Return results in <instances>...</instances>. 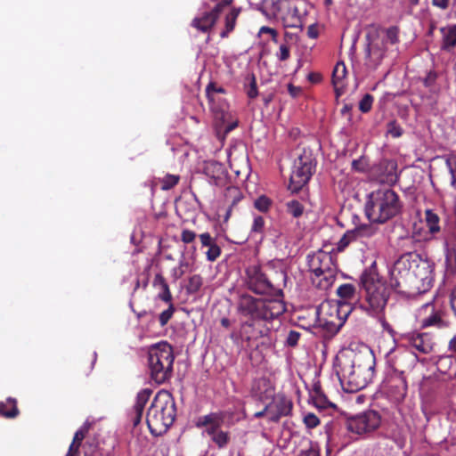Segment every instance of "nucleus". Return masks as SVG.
<instances>
[{
	"instance_id": "obj_41",
	"label": "nucleus",
	"mask_w": 456,
	"mask_h": 456,
	"mask_svg": "<svg viewBox=\"0 0 456 456\" xmlns=\"http://www.w3.org/2000/svg\"><path fill=\"white\" fill-rule=\"evenodd\" d=\"M168 304V308L164 310L159 316V322L161 327H164L168 323L175 312V307L172 301Z\"/></svg>"
},
{
	"instance_id": "obj_19",
	"label": "nucleus",
	"mask_w": 456,
	"mask_h": 456,
	"mask_svg": "<svg viewBox=\"0 0 456 456\" xmlns=\"http://www.w3.org/2000/svg\"><path fill=\"white\" fill-rule=\"evenodd\" d=\"M384 387L388 396L395 402H402L407 395L405 375L390 372L384 382Z\"/></svg>"
},
{
	"instance_id": "obj_42",
	"label": "nucleus",
	"mask_w": 456,
	"mask_h": 456,
	"mask_svg": "<svg viewBox=\"0 0 456 456\" xmlns=\"http://www.w3.org/2000/svg\"><path fill=\"white\" fill-rule=\"evenodd\" d=\"M448 255L456 253V230L452 231L444 240Z\"/></svg>"
},
{
	"instance_id": "obj_17",
	"label": "nucleus",
	"mask_w": 456,
	"mask_h": 456,
	"mask_svg": "<svg viewBox=\"0 0 456 456\" xmlns=\"http://www.w3.org/2000/svg\"><path fill=\"white\" fill-rule=\"evenodd\" d=\"M387 359L392 373L405 375L415 365V357L411 353L400 348L391 350L387 354Z\"/></svg>"
},
{
	"instance_id": "obj_20",
	"label": "nucleus",
	"mask_w": 456,
	"mask_h": 456,
	"mask_svg": "<svg viewBox=\"0 0 456 456\" xmlns=\"http://www.w3.org/2000/svg\"><path fill=\"white\" fill-rule=\"evenodd\" d=\"M233 0H222L210 11L204 12L201 17H196L191 21V26L201 32H208L216 22L223 10L231 5Z\"/></svg>"
},
{
	"instance_id": "obj_52",
	"label": "nucleus",
	"mask_w": 456,
	"mask_h": 456,
	"mask_svg": "<svg viewBox=\"0 0 456 456\" xmlns=\"http://www.w3.org/2000/svg\"><path fill=\"white\" fill-rule=\"evenodd\" d=\"M281 61H285L290 57V48L288 44H281L279 48V53L276 54Z\"/></svg>"
},
{
	"instance_id": "obj_3",
	"label": "nucleus",
	"mask_w": 456,
	"mask_h": 456,
	"mask_svg": "<svg viewBox=\"0 0 456 456\" xmlns=\"http://www.w3.org/2000/svg\"><path fill=\"white\" fill-rule=\"evenodd\" d=\"M236 310L242 321L269 322L286 312L281 298H258L243 293L239 296Z\"/></svg>"
},
{
	"instance_id": "obj_36",
	"label": "nucleus",
	"mask_w": 456,
	"mask_h": 456,
	"mask_svg": "<svg viewBox=\"0 0 456 456\" xmlns=\"http://www.w3.org/2000/svg\"><path fill=\"white\" fill-rule=\"evenodd\" d=\"M359 241L356 228L346 231L338 243V249L343 251L350 243Z\"/></svg>"
},
{
	"instance_id": "obj_33",
	"label": "nucleus",
	"mask_w": 456,
	"mask_h": 456,
	"mask_svg": "<svg viewBox=\"0 0 456 456\" xmlns=\"http://www.w3.org/2000/svg\"><path fill=\"white\" fill-rule=\"evenodd\" d=\"M240 8H232L225 16L224 29L220 33L222 38L228 37L235 28L236 20L240 13Z\"/></svg>"
},
{
	"instance_id": "obj_53",
	"label": "nucleus",
	"mask_w": 456,
	"mask_h": 456,
	"mask_svg": "<svg viewBox=\"0 0 456 456\" xmlns=\"http://www.w3.org/2000/svg\"><path fill=\"white\" fill-rule=\"evenodd\" d=\"M315 394L314 402L317 407L325 408L327 403H329L327 397L319 390H316ZM330 404L332 405L331 403Z\"/></svg>"
},
{
	"instance_id": "obj_26",
	"label": "nucleus",
	"mask_w": 456,
	"mask_h": 456,
	"mask_svg": "<svg viewBox=\"0 0 456 456\" xmlns=\"http://www.w3.org/2000/svg\"><path fill=\"white\" fill-rule=\"evenodd\" d=\"M385 50L378 44H369L366 48V65L373 69L381 63Z\"/></svg>"
},
{
	"instance_id": "obj_15",
	"label": "nucleus",
	"mask_w": 456,
	"mask_h": 456,
	"mask_svg": "<svg viewBox=\"0 0 456 456\" xmlns=\"http://www.w3.org/2000/svg\"><path fill=\"white\" fill-rule=\"evenodd\" d=\"M370 174L379 183L393 185L399 179L397 162L394 159H382L371 167Z\"/></svg>"
},
{
	"instance_id": "obj_6",
	"label": "nucleus",
	"mask_w": 456,
	"mask_h": 456,
	"mask_svg": "<svg viewBox=\"0 0 456 456\" xmlns=\"http://www.w3.org/2000/svg\"><path fill=\"white\" fill-rule=\"evenodd\" d=\"M399 195L389 188L373 191L365 204V214L371 223L384 224L402 212Z\"/></svg>"
},
{
	"instance_id": "obj_16",
	"label": "nucleus",
	"mask_w": 456,
	"mask_h": 456,
	"mask_svg": "<svg viewBox=\"0 0 456 456\" xmlns=\"http://www.w3.org/2000/svg\"><path fill=\"white\" fill-rule=\"evenodd\" d=\"M293 402L282 393L272 396L271 402L265 405L269 411V421L278 423L281 418L291 415Z\"/></svg>"
},
{
	"instance_id": "obj_21",
	"label": "nucleus",
	"mask_w": 456,
	"mask_h": 456,
	"mask_svg": "<svg viewBox=\"0 0 456 456\" xmlns=\"http://www.w3.org/2000/svg\"><path fill=\"white\" fill-rule=\"evenodd\" d=\"M269 329L262 325V322L241 321L240 337L250 346L252 342L267 335Z\"/></svg>"
},
{
	"instance_id": "obj_31",
	"label": "nucleus",
	"mask_w": 456,
	"mask_h": 456,
	"mask_svg": "<svg viewBox=\"0 0 456 456\" xmlns=\"http://www.w3.org/2000/svg\"><path fill=\"white\" fill-rule=\"evenodd\" d=\"M20 414L17 401L9 397L5 402H0V416L6 419H14Z\"/></svg>"
},
{
	"instance_id": "obj_35",
	"label": "nucleus",
	"mask_w": 456,
	"mask_h": 456,
	"mask_svg": "<svg viewBox=\"0 0 456 456\" xmlns=\"http://www.w3.org/2000/svg\"><path fill=\"white\" fill-rule=\"evenodd\" d=\"M286 211L294 218H299L305 212V206L297 200H291L286 202Z\"/></svg>"
},
{
	"instance_id": "obj_13",
	"label": "nucleus",
	"mask_w": 456,
	"mask_h": 456,
	"mask_svg": "<svg viewBox=\"0 0 456 456\" xmlns=\"http://www.w3.org/2000/svg\"><path fill=\"white\" fill-rule=\"evenodd\" d=\"M279 12L287 28H300L307 13L305 0H278Z\"/></svg>"
},
{
	"instance_id": "obj_39",
	"label": "nucleus",
	"mask_w": 456,
	"mask_h": 456,
	"mask_svg": "<svg viewBox=\"0 0 456 456\" xmlns=\"http://www.w3.org/2000/svg\"><path fill=\"white\" fill-rule=\"evenodd\" d=\"M202 277L199 274H194L190 277L188 284L186 286V290L189 294L197 293L201 286H202Z\"/></svg>"
},
{
	"instance_id": "obj_5",
	"label": "nucleus",
	"mask_w": 456,
	"mask_h": 456,
	"mask_svg": "<svg viewBox=\"0 0 456 456\" xmlns=\"http://www.w3.org/2000/svg\"><path fill=\"white\" fill-rule=\"evenodd\" d=\"M246 275L247 286L252 292L283 299V287L287 281L284 271L265 270L259 265H251L247 268Z\"/></svg>"
},
{
	"instance_id": "obj_47",
	"label": "nucleus",
	"mask_w": 456,
	"mask_h": 456,
	"mask_svg": "<svg viewBox=\"0 0 456 456\" xmlns=\"http://www.w3.org/2000/svg\"><path fill=\"white\" fill-rule=\"evenodd\" d=\"M265 229V219L261 216H255L251 226V232L262 234Z\"/></svg>"
},
{
	"instance_id": "obj_18",
	"label": "nucleus",
	"mask_w": 456,
	"mask_h": 456,
	"mask_svg": "<svg viewBox=\"0 0 456 456\" xmlns=\"http://www.w3.org/2000/svg\"><path fill=\"white\" fill-rule=\"evenodd\" d=\"M400 339L405 346L424 354L431 353L435 345L430 334L416 330L402 334Z\"/></svg>"
},
{
	"instance_id": "obj_22",
	"label": "nucleus",
	"mask_w": 456,
	"mask_h": 456,
	"mask_svg": "<svg viewBox=\"0 0 456 456\" xmlns=\"http://www.w3.org/2000/svg\"><path fill=\"white\" fill-rule=\"evenodd\" d=\"M152 390L150 388H144L137 394L135 403L131 413V419L134 427H136L141 423L144 407L150 400Z\"/></svg>"
},
{
	"instance_id": "obj_51",
	"label": "nucleus",
	"mask_w": 456,
	"mask_h": 456,
	"mask_svg": "<svg viewBox=\"0 0 456 456\" xmlns=\"http://www.w3.org/2000/svg\"><path fill=\"white\" fill-rule=\"evenodd\" d=\"M196 237V232L191 230L183 229L181 232V240L184 244L192 243L195 240Z\"/></svg>"
},
{
	"instance_id": "obj_9",
	"label": "nucleus",
	"mask_w": 456,
	"mask_h": 456,
	"mask_svg": "<svg viewBox=\"0 0 456 456\" xmlns=\"http://www.w3.org/2000/svg\"><path fill=\"white\" fill-rule=\"evenodd\" d=\"M307 264L312 284L320 290H328L335 281L338 269L333 256L319 250L307 256Z\"/></svg>"
},
{
	"instance_id": "obj_14",
	"label": "nucleus",
	"mask_w": 456,
	"mask_h": 456,
	"mask_svg": "<svg viewBox=\"0 0 456 456\" xmlns=\"http://www.w3.org/2000/svg\"><path fill=\"white\" fill-rule=\"evenodd\" d=\"M418 317L422 329L430 327L444 329L448 327V322L444 319V312L442 307L432 302L424 304L419 309Z\"/></svg>"
},
{
	"instance_id": "obj_58",
	"label": "nucleus",
	"mask_w": 456,
	"mask_h": 456,
	"mask_svg": "<svg viewBox=\"0 0 456 456\" xmlns=\"http://www.w3.org/2000/svg\"><path fill=\"white\" fill-rule=\"evenodd\" d=\"M319 31L316 24H312L307 28V36L310 38L315 39L318 37Z\"/></svg>"
},
{
	"instance_id": "obj_28",
	"label": "nucleus",
	"mask_w": 456,
	"mask_h": 456,
	"mask_svg": "<svg viewBox=\"0 0 456 456\" xmlns=\"http://www.w3.org/2000/svg\"><path fill=\"white\" fill-rule=\"evenodd\" d=\"M425 224L428 233L432 237H436L441 232V218L434 210L428 208L424 212Z\"/></svg>"
},
{
	"instance_id": "obj_57",
	"label": "nucleus",
	"mask_w": 456,
	"mask_h": 456,
	"mask_svg": "<svg viewBox=\"0 0 456 456\" xmlns=\"http://www.w3.org/2000/svg\"><path fill=\"white\" fill-rule=\"evenodd\" d=\"M134 312L136 314L138 320H141L142 317H149L150 322H154L155 315L152 312H148L145 310L141 312H135L134 310Z\"/></svg>"
},
{
	"instance_id": "obj_50",
	"label": "nucleus",
	"mask_w": 456,
	"mask_h": 456,
	"mask_svg": "<svg viewBox=\"0 0 456 456\" xmlns=\"http://www.w3.org/2000/svg\"><path fill=\"white\" fill-rule=\"evenodd\" d=\"M304 423L308 428H314L320 424V419L315 414L307 413L304 417Z\"/></svg>"
},
{
	"instance_id": "obj_30",
	"label": "nucleus",
	"mask_w": 456,
	"mask_h": 456,
	"mask_svg": "<svg viewBox=\"0 0 456 456\" xmlns=\"http://www.w3.org/2000/svg\"><path fill=\"white\" fill-rule=\"evenodd\" d=\"M225 414L224 411L210 412L209 414L200 416L197 422V428H204L208 424L215 425L216 427H222L224 424Z\"/></svg>"
},
{
	"instance_id": "obj_8",
	"label": "nucleus",
	"mask_w": 456,
	"mask_h": 456,
	"mask_svg": "<svg viewBox=\"0 0 456 456\" xmlns=\"http://www.w3.org/2000/svg\"><path fill=\"white\" fill-rule=\"evenodd\" d=\"M174 361L173 347L167 342L151 346L148 353L151 379L159 385L169 380L173 375Z\"/></svg>"
},
{
	"instance_id": "obj_25",
	"label": "nucleus",
	"mask_w": 456,
	"mask_h": 456,
	"mask_svg": "<svg viewBox=\"0 0 456 456\" xmlns=\"http://www.w3.org/2000/svg\"><path fill=\"white\" fill-rule=\"evenodd\" d=\"M346 73V67L343 61L338 62L334 67L332 72V85L334 86L337 97H339L345 92V78Z\"/></svg>"
},
{
	"instance_id": "obj_4",
	"label": "nucleus",
	"mask_w": 456,
	"mask_h": 456,
	"mask_svg": "<svg viewBox=\"0 0 456 456\" xmlns=\"http://www.w3.org/2000/svg\"><path fill=\"white\" fill-rule=\"evenodd\" d=\"M176 417V405L172 394L161 390L154 396L146 414V423L151 434L159 436L165 434Z\"/></svg>"
},
{
	"instance_id": "obj_12",
	"label": "nucleus",
	"mask_w": 456,
	"mask_h": 456,
	"mask_svg": "<svg viewBox=\"0 0 456 456\" xmlns=\"http://www.w3.org/2000/svg\"><path fill=\"white\" fill-rule=\"evenodd\" d=\"M314 165L311 154L298 156L294 161L293 169L289 178V189L297 192L305 186L313 175Z\"/></svg>"
},
{
	"instance_id": "obj_40",
	"label": "nucleus",
	"mask_w": 456,
	"mask_h": 456,
	"mask_svg": "<svg viewBox=\"0 0 456 456\" xmlns=\"http://www.w3.org/2000/svg\"><path fill=\"white\" fill-rule=\"evenodd\" d=\"M179 175L167 174L161 180V190H171L179 183Z\"/></svg>"
},
{
	"instance_id": "obj_29",
	"label": "nucleus",
	"mask_w": 456,
	"mask_h": 456,
	"mask_svg": "<svg viewBox=\"0 0 456 456\" xmlns=\"http://www.w3.org/2000/svg\"><path fill=\"white\" fill-rule=\"evenodd\" d=\"M440 31L443 34L441 48L447 52L456 49V25L449 28H441Z\"/></svg>"
},
{
	"instance_id": "obj_37",
	"label": "nucleus",
	"mask_w": 456,
	"mask_h": 456,
	"mask_svg": "<svg viewBox=\"0 0 456 456\" xmlns=\"http://www.w3.org/2000/svg\"><path fill=\"white\" fill-rule=\"evenodd\" d=\"M246 82L244 85L245 92L248 98L255 99L258 95L257 86H256V78L255 74H248L246 77Z\"/></svg>"
},
{
	"instance_id": "obj_27",
	"label": "nucleus",
	"mask_w": 456,
	"mask_h": 456,
	"mask_svg": "<svg viewBox=\"0 0 456 456\" xmlns=\"http://www.w3.org/2000/svg\"><path fill=\"white\" fill-rule=\"evenodd\" d=\"M152 286L158 290V298L165 303H170L173 297L169 286L161 273H157L153 279Z\"/></svg>"
},
{
	"instance_id": "obj_43",
	"label": "nucleus",
	"mask_w": 456,
	"mask_h": 456,
	"mask_svg": "<svg viewBox=\"0 0 456 456\" xmlns=\"http://www.w3.org/2000/svg\"><path fill=\"white\" fill-rule=\"evenodd\" d=\"M271 206L272 200L265 195L258 197L254 202V207L261 212H267Z\"/></svg>"
},
{
	"instance_id": "obj_23",
	"label": "nucleus",
	"mask_w": 456,
	"mask_h": 456,
	"mask_svg": "<svg viewBox=\"0 0 456 456\" xmlns=\"http://www.w3.org/2000/svg\"><path fill=\"white\" fill-rule=\"evenodd\" d=\"M201 248H208L205 252L207 259L209 262H215L222 253L221 248L216 243V239L212 237L209 232H203L199 235Z\"/></svg>"
},
{
	"instance_id": "obj_46",
	"label": "nucleus",
	"mask_w": 456,
	"mask_h": 456,
	"mask_svg": "<svg viewBox=\"0 0 456 456\" xmlns=\"http://www.w3.org/2000/svg\"><path fill=\"white\" fill-rule=\"evenodd\" d=\"M387 133L394 138H398L403 134V128L395 120H392L387 124Z\"/></svg>"
},
{
	"instance_id": "obj_61",
	"label": "nucleus",
	"mask_w": 456,
	"mask_h": 456,
	"mask_svg": "<svg viewBox=\"0 0 456 456\" xmlns=\"http://www.w3.org/2000/svg\"><path fill=\"white\" fill-rule=\"evenodd\" d=\"M204 428H206V432L210 437H212L216 433L221 430V427H216L215 425L212 424H208Z\"/></svg>"
},
{
	"instance_id": "obj_62",
	"label": "nucleus",
	"mask_w": 456,
	"mask_h": 456,
	"mask_svg": "<svg viewBox=\"0 0 456 456\" xmlns=\"http://www.w3.org/2000/svg\"><path fill=\"white\" fill-rule=\"evenodd\" d=\"M449 1L450 0H432L433 5L442 9L445 10L449 6Z\"/></svg>"
},
{
	"instance_id": "obj_55",
	"label": "nucleus",
	"mask_w": 456,
	"mask_h": 456,
	"mask_svg": "<svg viewBox=\"0 0 456 456\" xmlns=\"http://www.w3.org/2000/svg\"><path fill=\"white\" fill-rule=\"evenodd\" d=\"M437 78V75L434 71H429L423 80V84L426 87L432 86Z\"/></svg>"
},
{
	"instance_id": "obj_44",
	"label": "nucleus",
	"mask_w": 456,
	"mask_h": 456,
	"mask_svg": "<svg viewBox=\"0 0 456 456\" xmlns=\"http://www.w3.org/2000/svg\"><path fill=\"white\" fill-rule=\"evenodd\" d=\"M373 101V96L366 94L359 102V110L363 113L369 112L371 110Z\"/></svg>"
},
{
	"instance_id": "obj_2",
	"label": "nucleus",
	"mask_w": 456,
	"mask_h": 456,
	"mask_svg": "<svg viewBox=\"0 0 456 456\" xmlns=\"http://www.w3.org/2000/svg\"><path fill=\"white\" fill-rule=\"evenodd\" d=\"M375 365L376 359L371 350L354 352L346 349L336 355L334 370L343 389L354 393L371 382Z\"/></svg>"
},
{
	"instance_id": "obj_34",
	"label": "nucleus",
	"mask_w": 456,
	"mask_h": 456,
	"mask_svg": "<svg viewBox=\"0 0 456 456\" xmlns=\"http://www.w3.org/2000/svg\"><path fill=\"white\" fill-rule=\"evenodd\" d=\"M359 241L367 244L368 240L379 235L377 228L372 225H361L356 227Z\"/></svg>"
},
{
	"instance_id": "obj_63",
	"label": "nucleus",
	"mask_w": 456,
	"mask_h": 456,
	"mask_svg": "<svg viewBox=\"0 0 456 456\" xmlns=\"http://www.w3.org/2000/svg\"><path fill=\"white\" fill-rule=\"evenodd\" d=\"M450 303L452 310L453 311L454 315L456 316V286L452 290Z\"/></svg>"
},
{
	"instance_id": "obj_10",
	"label": "nucleus",
	"mask_w": 456,
	"mask_h": 456,
	"mask_svg": "<svg viewBox=\"0 0 456 456\" xmlns=\"http://www.w3.org/2000/svg\"><path fill=\"white\" fill-rule=\"evenodd\" d=\"M352 307L337 303H322L317 310V326L325 330L330 335L337 334L344 325Z\"/></svg>"
},
{
	"instance_id": "obj_64",
	"label": "nucleus",
	"mask_w": 456,
	"mask_h": 456,
	"mask_svg": "<svg viewBox=\"0 0 456 456\" xmlns=\"http://www.w3.org/2000/svg\"><path fill=\"white\" fill-rule=\"evenodd\" d=\"M297 456H320L319 452L313 447L308 450L302 451Z\"/></svg>"
},
{
	"instance_id": "obj_54",
	"label": "nucleus",
	"mask_w": 456,
	"mask_h": 456,
	"mask_svg": "<svg viewBox=\"0 0 456 456\" xmlns=\"http://www.w3.org/2000/svg\"><path fill=\"white\" fill-rule=\"evenodd\" d=\"M352 168L358 172H364L366 170V163L363 159H354L352 162Z\"/></svg>"
},
{
	"instance_id": "obj_38",
	"label": "nucleus",
	"mask_w": 456,
	"mask_h": 456,
	"mask_svg": "<svg viewBox=\"0 0 456 456\" xmlns=\"http://www.w3.org/2000/svg\"><path fill=\"white\" fill-rule=\"evenodd\" d=\"M211 440L219 449H223L230 443L231 436L229 432L220 430L211 437Z\"/></svg>"
},
{
	"instance_id": "obj_45",
	"label": "nucleus",
	"mask_w": 456,
	"mask_h": 456,
	"mask_svg": "<svg viewBox=\"0 0 456 456\" xmlns=\"http://www.w3.org/2000/svg\"><path fill=\"white\" fill-rule=\"evenodd\" d=\"M399 28L392 26L386 30L387 41L391 45L399 43Z\"/></svg>"
},
{
	"instance_id": "obj_1",
	"label": "nucleus",
	"mask_w": 456,
	"mask_h": 456,
	"mask_svg": "<svg viewBox=\"0 0 456 456\" xmlns=\"http://www.w3.org/2000/svg\"><path fill=\"white\" fill-rule=\"evenodd\" d=\"M434 280V264L415 253L402 255L390 272L391 288L406 297L428 292Z\"/></svg>"
},
{
	"instance_id": "obj_56",
	"label": "nucleus",
	"mask_w": 456,
	"mask_h": 456,
	"mask_svg": "<svg viewBox=\"0 0 456 456\" xmlns=\"http://www.w3.org/2000/svg\"><path fill=\"white\" fill-rule=\"evenodd\" d=\"M260 33H265V34H270L272 36V40L274 42V43H277V38H278V33L277 31L274 29V28H269V27H262L260 28Z\"/></svg>"
},
{
	"instance_id": "obj_24",
	"label": "nucleus",
	"mask_w": 456,
	"mask_h": 456,
	"mask_svg": "<svg viewBox=\"0 0 456 456\" xmlns=\"http://www.w3.org/2000/svg\"><path fill=\"white\" fill-rule=\"evenodd\" d=\"M337 295L339 300L336 302L339 305H346L347 307H352L351 305L357 302L359 299L358 293L354 285L345 283L337 289Z\"/></svg>"
},
{
	"instance_id": "obj_59",
	"label": "nucleus",
	"mask_w": 456,
	"mask_h": 456,
	"mask_svg": "<svg viewBox=\"0 0 456 456\" xmlns=\"http://www.w3.org/2000/svg\"><path fill=\"white\" fill-rule=\"evenodd\" d=\"M80 447L74 444H70L66 456H78L80 452Z\"/></svg>"
},
{
	"instance_id": "obj_60",
	"label": "nucleus",
	"mask_w": 456,
	"mask_h": 456,
	"mask_svg": "<svg viewBox=\"0 0 456 456\" xmlns=\"http://www.w3.org/2000/svg\"><path fill=\"white\" fill-rule=\"evenodd\" d=\"M288 92L292 97H297L300 94L301 88L289 83L288 85Z\"/></svg>"
},
{
	"instance_id": "obj_7",
	"label": "nucleus",
	"mask_w": 456,
	"mask_h": 456,
	"mask_svg": "<svg viewBox=\"0 0 456 456\" xmlns=\"http://www.w3.org/2000/svg\"><path fill=\"white\" fill-rule=\"evenodd\" d=\"M360 283L365 292L362 308L370 315H379L387 304L391 286L374 269L365 270L361 275Z\"/></svg>"
},
{
	"instance_id": "obj_48",
	"label": "nucleus",
	"mask_w": 456,
	"mask_h": 456,
	"mask_svg": "<svg viewBox=\"0 0 456 456\" xmlns=\"http://www.w3.org/2000/svg\"><path fill=\"white\" fill-rule=\"evenodd\" d=\"M87 432H88V427H86V426L82 427L80 429H78L75 433L71 444H74L78 445L80 447L81 444H82L83 440L85 439V437H86V436L87 434Z\"/></svg>"
},
{
	"instance_id": "obj_32",
	"label": "nucleus",
	"mask_w": 456,
	"mask_h": 456,
	"mask_svg": "<svg viewBox=\"0 0 456 456\" xmlns=\"http://www.w3.org/2000/svg\"><path fill=\"white\" fill-rule=\"evenodd\" d=\"M225 89L222 86H218L216 83L210 82L206 87V96L208 101L209 107L212 110H216L219 106L216 103L217 94H224Z\"/></svg>"
},
{
	"instance_id": "obj_11",
	"label": "nucleus",
	"mask_w": 456,
	"mask_h": 456,
	"mask_svg": "<svg viewBox=\"0 0 456 456\" xmlns=\"http://www.w3.org/2000/svg\"><path fill=\"white\" fill-rule=\"evenodd\" d=\"M380 424L381 416L378 411L373 410L350 416L346 419V429L359 436L370 435L376 431Z\"/></svg>"
},
{
	"instance_id": "obj_49",
	"label": "nucleus",
	"mask_w": 456,
	"mask_h": 456,
	"mask_svg": "<svg viewBox=\"0 0 456 456\" xmlns=\"http://www.w3.org/2000/svg\"><path fill=\"white\" fill-rule=\"evenodd\" d=\"M300 337V332L293 330H289L286 338V345L290 347H295L297 345Z\"/></svg>"
}]
</instances>
